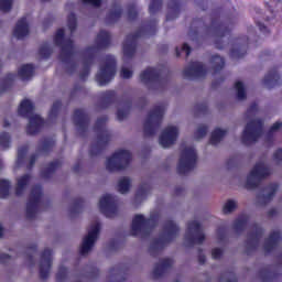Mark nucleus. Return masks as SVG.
I'll use <instances>...</instances> for the list:
<instances>
[{
    "instance_id": "nucleus-1",
    "label": "nucleus",
    "mask_w": 282,
    "mask_h": 282,
    "mask_svg": "<svg viewBox=\"0 0 282 282\" xmlns=\"http://www.w3.org/2000/svg\"><path fill=\"white\" fill-rule=\"evenodd\" d=\"M18 113L20 116H24L29 119V126L26 128V132L30 135H34L41 131V127H43V119L39 115H34V105L29 99H24L18 109Z\"/></svg>"
},
{
    "instance_id": "nucleus-2",
    "label": "nucleus",
    "mask_w": 282,
    "mask_h": 282,
    "mask_svg": "<svg viewBox=\"0 0 282 282\" xmlns=\"http://www.w3.org/2000/svg\"><path fill=\"white\" fill-rule=\"evenodd\" d=\"M131 162V153L127 150H119L107 159L106 169L108 171H120L127 169Z\"/></svg>"
},
{
    "instance_id": "nucleus-3",
    "label": "nucleus",
    "mask_w": 282,
    "mask_h": 282,
    "mask_svg": "<svg viewBox=\"0 0 282 282\" xmlns=\"http://www.w3.org/2000/svg\"><path fill=\"white\" fill-rule=\"evenodd\" d=\"M197 162V152L193 148H186L181 153V158L177 165V172L181 175L188 173L195 167V163Z\"/></svg>"
},
{
    "instance_id": "nucleus-4",
    "label": "nucleus",
    "mask_w": 282,
    "mask_h": 282,
    "mask_svg": "<svg viewBox=\"0 0 282 282\" xmlns=\"http://www.w3.org/2000/svg\"><path fill=\"white\" fill-rule=\"evenodd\" d=\"M116 76V59L113 56H108L105 66L97 74L96 80L102 87L113 79Z\"/></svg>"
},
{
    "instance_id": "nucleus-5",
    "label": "nucleus",
    "mask_w": 282,
    "mask_h": 282,
    "mask_svg": "<svg viewBox=\"0 0 282 282\" xmlns=\"http://www.w3.org/2000/svg\"><path fill=\"white\" fill-rule=\"evenodd\" d=\"M270 169L265 165V163H258L252 169L250 174L247 177V186L248 188H254L263 177H268L270 175Z\"/></svg>"
},
{
    "instance_id": "nucleus-6",
    "label": "nucleus",
    "mask_w": 282,
    "mask_h": 282,
    "mask_svg": "<svg viewBox=\"0 0 282 282\" xmlns=\"http://www.w3.org/2000/svg\"><path fill=\"white\" fill-rule=\"evenodd\" d=\"M53 251L52 249H44L40 254L39 274L40 279L47 280L53 264Z\"/></svg>"
},
{
    "instance_id": "nucleus-7",
    "label": "nucleus",
    "mask_w": 282,
    "mask_h": 282,
    "mask_svg": "<svg viewBox=\"0 0 282 282\" xmlns=\"http://www.w3.org/2000/svg\"><path fill=\"white\" fill-rule=\"evenodd\" d=\"M261 120H254L247 124L242 133V142L245 144H252L257 142V138L261 135Z\"/></svg>"
},
{
    "instance_id": "nucleus-8",
    "label": "nucleus",
    "mask_w": 282,
    "mask_h": 282,
    "mask_svg": "<svg viewBox=\"0 0 282 282\" xmlns=\"http://www.w3.org/2000/svg\"><path fill=\"white\" fill-rule=\"evenodd\" d=\"M180 135V128L175 124L167 126L161 137H160V144L163 147V149H169V147H172V144H175L177 138Z\"/></svg>"
},
{
    "instance_id": "nucleus-9",
    "label": "nucleus",
    "mask_w": 282,
    "mask_h": 282,
    "mask_svg": "<svg viewBox=\"0 0 282 282\" xmlns=\"http://www.w3.org/2000/svg\"><path fill=\"white\" fill-rule=\"evenodd\" d=\"M204 239H206V237L204 234L199 232V223L195 220L189 223L185 235V241H187L189 246H193V243H202Z\"/></svg>"
},
{
    "instance_id": "nucleus-10",
    "label": "nucleus",
    "mask_w": 282,
    "mask_h": 282,
    "mask_svg": "<svg viewBox=\"0 0 282 282\" xmlns=\"http://www.w3.org/2000/svg\"><path fill=\"white\" fill-rule=\"evenodd\" d=\"M55 43L56 45H61L62 47V56H72V50H74V44L72 40L65 39V31L59 29L55 34Z\"/></svg>"
},
{
    "instance_id": "nucleus-11",
    "label": "nucleus",
    "mask_w": 282,
    "mask_h": 282,
    "mask_svg": "<svg viewBox=\"0 0 282 282\" xmlns=\"http://www.w3.org/2000/svg\"><path fill=\"white\" fill-rule=\"evenodd\" d=\"M42 192L41 187L36 186L32 189L30 200L26 205V215L28 217H34V213L39 208V204H41Z\"/></svg>"
},
{
    "instance_id": "nucleus-12",
    "label": "nucleus",
    "mask_w": 282,
    "mask_h": 282,
    "mask_svg": "<svg viewBox=\"0 0 282 282\" xmlns=\"http://www.w3.org/2000/svg\"><path fill=\"white\" fill-rule=\"evenodd\" d=\"M99 210L106 215V217H113L116 213V204L113 197L109 194L101 196L99 199Z\"/></svg>"
},
{
    "instance_id": "nucleus-13",
    "label": "nucleus",
    "mask_w": 282,
    "mask_h": 282,
    "mask_svg": "<svg viewBox=\"0 0 282 282\" xmlns=\"http://www.w3.org/2000/svg\"><path fill=\"white\" fill-rule=\"evenodd\" d=\"M164 116V107H156L148 117L145 121V133H152L150 132V129H153V127L160 124L162 121V117Z\"/></svg>"
},
{
    "instance_id": "nucleus-14",
    "label": "nucleus",
    "mask_w": 282,
    "mask_h": 282,
    "mask_svg": "<svg viewBox=\"0 0 282 282\" xmlns=\"http://www.w3.org/2000/svg\"><path fill=\"white\" fill-rule=\"evenodd\" d=\"M100 235V223L90 225L87 236L83 239V248H93Z\"/></svg>"
},
{
    "instance_id": "nucleus-15",
    "label": "nucleus",
    "mask_w": 282,
    "mask_h": 282,
    "mask_svg": "<svg viewBox=\"0 0 282 282\" xmlns=\"http://www.w3.org/2000/svg\"><path fill=\"white\" fill-rule=\"evenodd\" d=\"M151 228V219H145L142 215H135L132 219V232L133 235H140V232H147V229Z\"/></svg>"
},
{
    "instance_id": "nucleus-16",
    "label": "nucleus",
    "mask_w": 282,
    "mask_h": 282,
    "mask_svg": "<svg viewBox=\"0 0 282 282\" xmlns=\"http://www.w3.org/2000/svg\"><path fill=\"white\" fill-rule=\"evenodd\" d=\"M175 263L171 258H165L161 260L158 264H155L153 270L154 279H161L164 274H166Z\"/></svg>"
},
{
    "instance_id": "nucleus-17",
    "label": "nucleus",
    "mask_w": 282,
    "mask_h": 282,
    "mask_svg": "<svg viewBox=\"0 0 282 282\" xmlns=\"http://www.w3.org/2000/svg\"><path fill=\"white\" fill-rule=\"evenodd\" d=\"M28 34H30V26L28 25V20L21 19L15 25L13 36H15V39H23L28 36Z\"/></svg>"
},
{
    "instance_id": "nucleus-18",
    "label": "nucleus",
    "mask_w": 282,
    "mask_h": 282,
    "mask_svg": "<svg viewBox=\"0 0 282 282\" xmlns=\"http://www.w3.org/2000/svg\"><path fill=\"white\" fill-rule=\"evenodd\" d=\"M180 229L177 228V225L174 223H169L166 227V234L163 238L159 240V245L162 246L163 243H169V241H173L175 237L177 236V232Z\"/></svg>"
},
{
    "instance_id": "nucleus-19",
    "label": "nucleus",
    "mask_w": 282,
    "mask_h": 282,
    "mask_svg": "<svg viewBox=\"0 0 282 282\" xmlns=\"http://www.w3.org/2000/svg\"><path fill=\"white\" fill-rule=\"evenodd\" d=\"M204 74H206V70L202 63H194L189 68L185 69V76L187 78H199V76H204Z\"/></svg>"
},
{
    "instance_id": "nucleus-20",
    "label": "nucleus",
    "mask_w": 282,
    "mask_h": 282,
    "mask_svg": "<svg viewBox=\"0 0 282 282\" xmlns=\"http://www.w3.org/2000/svg\"><path fill=\"white\" fill-rule=\"evenodd\" d=\"M258 275L261 282H272L273 279L278 278V273H273L271 267L261 268Z\"/></svg>"
},
{
    "instance_id": "nucleus-21",
    "label": "nucleus",
    "mask_w": 282,
    "mask_h": 282,
    "mask_svg": "<svg viewBox=\"0 0 282 282\" xmlns=\"http://www.w3.org/2000/svg\"><path fill=\"white\" fill-rule=\"evenodd\" d=\"M110 280L108 282H126L127 278L122 276L121 280L118 278L122 274H127V271L122 267H112L109 271Z\"/></svg>"
},
{
    "instance_id": "nucleus-22",
    "label": "nucleus",
    "mask_w": 282,
    "mask_h": 282,
    "mask_svg": "<svg viewBox=\"0 0 282 282\" xmlns=\"http://www.w3.org/2000/svg\"><path fill=\"white\" fill-rule=\"evenodd\" d=\"M140 78L141 83H144L145 85L153 83V80H158V72L153 68H147L143 73H141Z\"/></svg>"
},
{
    "instance_id": "nucleus-23",
    "label": "nucleus",
    "mask_w": 282,
    "mask_h": 282,
    "mask_svg": "<svg viewBox=\"0 0 282 282\" xmlns=\"http://www.w3.org/2000/svg\"><path fill=\"white\" fill-rule=\"evenodd\" d=\"M18 76H20L22 80H30V78L34 76V66H32L31 64L21 66L18 72Z\"/></svg>"
},
{
    "instance_id": "nucleus-24",
    "label": "nucleus",
    "mask_w": 282,
    "mask_h": 282,
    "mask_svg": "<svg viewBox=\"0 0 282 282\" xmlns=\"http://www.w3.org/2000/svg\"><path fill=\"white\" fill-rule=\"evenodd\" d=\"M28 184H30V175H24L18 178V185L15 187V195H23Z\"/></svg>"
},
{
    "instance_id": "nucleus-25",
    "label": "nucleus",
    "mask_w": 282,
    "mask_h": 282,
    "mask_svg": "<svg viewBox=\"0 0 282 282\" xmlns=\"http://www.w3.org/2000/svg\"><path fill=\"white\" fill-rule=\"evenodd\" d=\"M109 41H111V35L107 33V31H101L97 35V45L98 47H107L109 45Z\"/></svg>"
},
{
    "instance_id": "nucleus-26",
    "label": "nucleus",
    "mask_w": 282,
    "mask_h": 282,
    "mask_svg": "<svg viewBox=\"0 0 282 282\" xmlns=\"http://www.w3.org/2000/svg\"><path fill=\"white\" fill-rule=\"evenodd\" d=\"M36 248H29L25 251V261L29 264V267H34L35 265V256L37 253Z\"/></svg>"
},
{
    "instance_id": "nucleus-27",
    "label": "nucleus",
    "mask_w": 282,
    "mask_h": 282,
    "mask_svg": "<svg viewBox=\"0 0 282 282\" xmlns=\"http://www.w3.org/2000/svg\"><path fill=\"white\" fill-rule=\"evenodd\" d=\"M129 188H131V180L129 177H122L118 183L119 193L124 195V193H129Z\"/></svg>"
},
{
    "instance_id": "nucleus-28",
    "label": "nucleus",
    "mask_w": 282,
    "mask_h": 282,
    "mask_svg": "<svg viewBox=\"0 0 282 282\" xmlns=\"http://www.w3.org/2000/svg\"><path fill=\"white\" fill-rule=\"evenodd\" d=\"M226 130L216 129L212 133L210 144H219L220 140H224Z\"/></svg>"
},
{
    "instance_id": "nucleus-29",
    "label": "nucleus",
    "mask_w": 282,
    "mask_h": 282,
    "mask_svg": "<svg viewBox=\"0 0 282 282\" xmlns=\"http://www.w3.org/2000/svg\"><path fill=\"white\" fill-rule=\"evenodd\" d=\"M133 54H135V43L133 42H127L123 45V58H131V56H133Z\"/></svg>"
},
{
    "instance_id": "nucleus-30",
    "label": "nucleus",
    "mask_w": 282,
    "mask_h": 282,
    "mask_svg": "<svg viewBox=\"0 0 282 282\" xmlns=\"http://www.w3.org/2000/svg\"><path fill=\"white\" fill-rule=\"evenodd\" d=\"M218 282H238L234 271H226L218 278Z\"/></svg>"
},
{
    "instance_id": "nucleus-31",
    "label": "nucleus",
    "mask_w": 282,
    "mask_h": 282,
    "mask_svg": "<svg viewBox=\"0 0 282 282\" xmlns=\"http://www.w3.org/2000/svg\"><path fill=\"white\" fill-rule=\"evenodd\" d=\"M262 252H264L265 256L271 253H278L276 261L279 265H282V249L279 248H264L262 249Z\"/></svg>"
},
{
    "instance_id": "nucleus-32",
    "label": "nucleus",
    "mask_w": 282,
    "mask_h": 282,
    "mask_svg": "<svg viewBox=\"0 0 282 282\" xmlns=\"http://www.w3.org/2000/svg\"><path fill=\"white\" fill-rule=\"evenodd\" d=\"M10 195V182L6 180L0 181V197H8Z\"/></svg>"
},
{
    "instance_id": "nucleus-33",
    "label": "nucleus",
    "mask_w": 282,
    "mask_h": 282,
    "mask_svg": "<svg viewBox=\"0 0 282 282\" xmlns=\"http://www.w3.org/2000/svg\"><path fill=\"white\" fill-rule=\"evenodd\" d=\"M235 89H236L238 100H245L246 99V87H243V83L237 82L235 84Z\"/></svg>"
},
{
    "instance_id": "nucleus-34",
    "label": "nucleus",
    "mask_w": 282,
    "mask_h": 282,
    "mask_svg": "<svg viewBox=\"0 0 282 282\" xmlns=\"http://www.w3.org/2000/svg\"><path fill=\"white\" fill-rule=\"evenodd\" d=\"M68 270L66 267L61 265L57 269V273L55 275L56 282H65L67 280Z\"/></svg>"
},
{
    "instance_id": "nucleus-35",
    "label": "nucleus",
    "mask_w": 282,
    "mask_h": 282,
    "mask_svg": "<svg viewBox=\"0 0 282 282\" xmlns=\"http://www.w3.org/2000/svg\"><path fill=\"white\" fill-rule=\"evenodd\" d=\"M237 209V202L235 200H228L223 208V213L225 215H230V213H232L234 210Z\"/></svg>"
},
{
    "instance_id": "nucleus-36",
    "label": "nucleus",
    "mask_w": 282,
    "mask_h": 282,
    "mask_svg": "<svg viewBox=\"0 0 282 282\" xmlns=\"http://www.w3.org/2000/svg\"><path fill=\"white\" fill-rule=\"evenodd\" d=\"M100 275V270L96 267H89V271L85 274V278L88 280L98 279Z\"/></svg>"
},
{
    "instance_id": "nucleus-37",
    "label": "nucleus",
    "mask_w": 282,
    "mask_h": 282,
    "mask_svg": "<svg viewBox=\"0 0 282 282\" xmlns=\"http://www.w3.org/2000/svg\"><path fill=\"white\" fill-rule=\"evenodd\" d=\"M280 241H281V234L279 231H274L268 238L267 243L268 246H275V243H279Z\"/></svg>"
},
{
    "instance_id": "nucleus-38",
    "label": "nucleus",
    "mask_w": 282,
    "mask_h": 282,
    "mask_svg": "<svg viewBox=\"0 0 282 282\" xmlns=\"http://www.w3.org/2000/svg\"><path fill=\"white\" fill-rule=\"evenodd\" d=\"M14 3V0H0V10L2 12H10L12 10V6Z\"/></svg>"
},
{
    "instance_id": "nucleus-39",
    "label": "nucleus",
    "mask_w": 282,
    "mask_h": 282,
    "mask_svg": "<svg viewBox=\"0 0 282 282\" xmlns=\"http://www.w3.org/2000/svg\"><path fill=\"white\" fill-rule=\"evenodd\" d=\"M212 65H214L215 69L217 70L223 69L225 65L224 58L219 56H214L212 59Z\"/></svg>"
},
{
    "instance_id": "nucleus-40",
    "label": "nucleus",
    "mask_w": 282,
    "mask_h": 282,
    "mask_svg": "<svg viewBox=\"0 0 282 282\" xmlns=\"http://www.w3.org/2000/svg\"><path fill=\"white\" fill-rule=\"evenodd\" d=\"M216 243L224 246V243H228V236H226L221 230H218L216 234Z\"/></svg>"
},
{
    "instance_id": "nucleus-41",
    "label": "nucleus",
    "mask_w": 282,
    "mask_h": 282,
    "mask_svg": "<svg viewBox=\"0 0 282 282\" xmlns=\"http://www.w3.org/2000/svg\"><path fill=\"white\" fill-rule=\"evenodd\" d=\"M243 228H246V218H238V219L234 223V230H236L237 232H239V230H243Z\"/></svg>"
},
{
    "instance_id": "nucleus-42",
    "label": "nucleus",
    "mask_w": 282,
    "mask_h": 282,
    "mask_svg": "<svg viewBox=\"0 0 282 282\" xmlns=\"http://www.w3.org/2000/svg\"><path fill=\"white\" fill-rule=\"evenodd\" d=\"M0 147L8 149L10 147V135L8 133H2L0 135Z\"/></svg>"
},
{
    "instance_id": "nucleus-43",
    "label": "nucleus",
    "mask_w": 282,
    "mask_h": 282,
    "mask_svg": "<svg viewBox=\"0 0 282 282\" xmlns=\"http://www.w3.org/2000/svg\"><path fill=\"white\" fill-rule=\"evenodd\" d=\"M207 131H208V129L206 128V126L199 127L195 133V139L202 140V138H204L206 135Z\"/></svg>"
},
{
    "instance_id": "nucleus-44",
    "label": "nucleus",
    "mask_w": 282,
    "mask_h": 282,
    "mask_svg": "<svg viewBox=\"0 0 282 282\" xmlns=\"http://www.w3.org/2000/svg\"><path fill=\"white\" fill-rule=\"evenodd\" d=\"M274 193H276V185H274L268 189V193L264 194L263 199L265 202H270V199H272V197H274Z\"/></svg>"
},
{
    "instance_id": "nucleus-45",
    "label": "nucleus",
    "mask_w": 282,
    "mask_h": 282,
    "mask_svg": "<svg viewBox=\"0 0 282 282\" xmlns=\"http://www.w3.org/2000/svg\"><path fill=\"white\" fill-rule=\"evenodd\" d=\"M68 28L70 32H74V30H76V15L70 14L68 17Z\"/></svg>"
},
{
    "instance_id": "nucleus-46",
    "label": "nucleus",
    "mask_w": 282,
    "mask_h": 282,
    "mask_svg": "<svg viewBox=\"0 0 282 282\" xmlns=\"http://www.w3.org/2000/svg\"><path fill=\"white\" fill-rule=\"evenodd\" d=\"M212 256H213L214 260H220L221 257L224 256V251L220 248H215L212 252Z\"/></svg>"
},
{
    "instance_id": "nucleus-47",
    "label": "nucleus",
    "mask_w": 282,
    "mask_h": 282,
    "mask_svg": "<svg viewBox=\"0 0 282 282\" xmlns=\"http://www.w3.org/2000/svg\"><path fill=\"white\" fill-rule=\"evenodd\" d=\"M147 193H148L147 187H140L139 191L137 192L135 200L138 202L143 197H147Z\"/></svg>"
},
{
    "instance_id": "nucleus-48",
    "label": "nucleus",
    "mask_w": 282,
    "mask_h": 282,
    "mask_svg": "<svg viewBox=\"0 0 282 282\" xmlns=\"http://www.w3.org/2000/svg\"><path fill=\"white\" fill-rule=\"evenodd\" d=\"M10 261H12V256L8 254V253H1L0 252V263L1 264H7Z\"/></svg>"
},
{
    "instance_id": "nucleus-49",
    "label": "nucleus",
    "mask_w": 282,
    "mask_h": 282,
    "mask_svg": "<svg viewBox=\"0 0 282 282\" xmlns=\"http://www.w3.org/2000/svg\"><path fill=\"white\" fill-rule=\"evenodd\" d=\"M197 254H198V257H197L198 263L200 265H204L206 263V256L204 254L203 249H198Z\"/></svg>"
},
{
    "instance_id": "nucleus-50",
    "label": "nucleus",
    "mask_w": 282,
    "mask_h": 282,
    "mask_svg": "<svg viewBox=\"0 0 282 282\" xmlns=\"http://www.w3.org/2000/svg\"><path fill=\"white\" fill-rule=\"evenodd\" d=\"M40 54L41 56H43L44 58H46V56H50L52 54V50H50V46L44 45L40 48Z\"/></svg>"
},
{
    "instance_id": "nucleus-51",
    "label": "nucleus",
    "mask_w": 282,
    "mask_h": 282,
    "mask_svg": "<svg viewBox=\"0 0 282 282\" xmlns=\"http://www.w3.org/2000/svg\"><path fill=\"white\" fill-rule=\"evenodd\" d=\"M121 14L120 8H116L115 11H112L109 15V19H111V21H116V19H119Z\"/></svg>"
},
{
    "instance_id": "nucleus-52",
    "label": "nucleus",
    "mask_w": 282,
    "mask_h": 282,
    "mask_svg": "<svg viewBox=\"0 0 282 282\" xmlns=\"http://www.w3.org/2000/svg\"><path fill=\"white\" fill-rule=\"evenodd\" d=\"M133 76V72L129 70V68H122L121 69V77L122 78H131Z\"/></svg>"
},
{
    "instance_id": "nucleus-53",
    "label": "nucleus",
    "mask_w": 282,
    "mask_h": 282,
    "mask_svg": "<svg viewBox=\"0 0 282 282\" xmlns=\"http://www.w3.org/2000/svg\"><path fill=\"white\" fill-rule=\"evenodd\" d=\"M82 2L86 6H94L95 8H98V6H100V0H82Z\"/></svg>"
},
{
    "instance_id": "nucleus-54",
    "label": "nucleus",
    "mask_w": 282,
    "mask_h": 282,
    "mask_svg": "<svg viewBox=\"0 0 282 282\" xmlns=\"http://www.w3.org/2000/svg\"><path fill=\"white\" fill-rule=\"evenodd\" d=\"M93 250H94L93 248H80L79 256L87 257L91 253Z\"/></svg>"
},
{
    "instance_id": "nucleus-55",
    "label": "nucleus",
    "mask_w": 282,
    "mask_h": 282,
    "mask_svg": "<svg viewBox=\"0 0 282 282\" xmlns=\"http://www.w3.org/2000/svg\"><path fill=\"white\" fill-rule=\"evenodd\" d=\"M128 113H129V110H118L117 112L118 120H124Z\"/></svg>"
},
{
    "instance_id": "nucleus-56",
    "label": "nucleus",
    "mask_w": 282,
    "mask_h": 282,
    "mask_svg": "<svg viewBox=\"0 0 282 282\" xmlns=\"http://www.w3.org/2000/svg\"><path fill=\"white\" fill-rule=\"evenodd\" d=\"M78 120H85V115L83 113L82 110L75 111V121L78 122Z\"/></svg>"
},
{
    "instance_id": "nucleus-57",
    "label": "nucleus",
    "mask_w": 282,
    "mask_h": 282,
    "mask_svg": "<svg viewBox=\"0 0 282 282\" xmlns=\"http://www.w3.org/2000/svg\"><path fill=\"white\" fill-rule=\"evenodd\" d=\"M149 254L153 256V254H160L162 253V251L164 250L163 248H149Z\"/></svg>"
},
{
    "instance_id": "nucleus-58",
    "label": "nucleus",
    "mask_w": 282,
    "mask_h": 282,
    "mask_svg": "<svg viewBox=\"0 0 282 282\" xmlns=\"http://www.w3.org/2000/svg\"><path fill=\"white\" fill-rule=\"evenodd\" d=\"M281 127H282V123L281 122H275L272 127H271V129H270V133H275V131H279V129H281Z\"/></svg>"
},
{
    "instance_id": "nucleus-59",
    "label": "nucleus",
    "mask_w": 282,
    "mask_h": 282,
    "mask_svg": "<svg viewBox=\"0 0 282 282\" xmlns=\"http://www.w3.org/2000/svg\"><path fill=\"white\" fill-rule=\"evenodd\" d=\"M273 159L275 160V162H281V160H282V150H278L274 153Z\"/></svg>"
},
{
    "instance_id": "nucleus-60",
    "label": "nucleus",
    "mask_w": 282,
    "mask_h": 282,
    "mask_svg": "<svg viewBox=\"0 0 282 282\" xmlns=\"http://www.w3.org/2000/svg\"><path fill=\"white\" fill-rule=\"evenodd\" d=\"M181 50L182 52L186 53V56L191 54V47L188 46V44H184Z\"/></svg>"
},
{
    "instance_id": "nucleus-61",
    "label": "nucleus",
    "mask_w": 282,
    "mask_h": 282,
    "mask_svg": "<svg viewBox=\"0 0 282 282\" xmlns=\"http://www.w3.org/2000/svg\"><path fill=\"white\" fill-rule=\"evenodd\" d=\"M257 248H247L245 249V253H247L248 256L256 253L257 252Z\"/></svg>"
},
{
    "instance_id": "nucleus-62",
    "label": "nucleus",
    "mask_w": 282,
    "mask_h": 282,
    "mask_svg": "<svg viewBox=\"0 0 282 282\" xmlns=\"http://www.w3.org/2000/svg\"><path fill=\"white\" fill-rule=\"evenodd\" d=\"M274 80H276V75H273L272 77L267 78L265 84L270 85V84L274 83Z\"/></svg>"
},
{
    "instance_id": "nucleus-63",
    "label": "nucleus",
    "mask_w": 282,
    "mask_h": 282,
    "mask_svg": "<svg viewBox=\"0 0 282 282\" xmlns=\"http://www.w3.org/2000/svg\"><path fill=\"white\" fill-rule=\"evenodd\" d=\"M25 154V150H23V149H20L19 151H18V160H23V155Z\"/></svg>"
},
{
    "instance_id": "nucleus-64",
    "label": "nucleus",
    "mask_w": 282,
    "mask_h": 282,
    "mask_svg": "<svg viewBox=\"0 0 282 282\" xmlns=\"http://www.w3.org/2000/svg\"><path fill=\"white\" fill-rule=\"evenodd\" d=\"M57 108H58V104H54L53 108H52V111H56Z\"/></svg>"
}]
</instances>
